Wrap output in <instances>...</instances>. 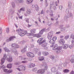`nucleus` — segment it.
<instances>
[{
    "label": "nucleus",
    "mask_w": 74,
    "mask_h": 74,
    "mask_svg": "<svg viewBox=\"0 0 74 74\" xmlns=\"http://www.w3.org/2000/svg\"><path fill=\"white\" fill-rule=\"evenodd\" d=\"M42 66H44V69H40L38 70L37 71V73L38 74H44L45 72V70H47L48 69V66L45 63H43V65H42Z\"/></svg>",
    "instance_id": "nucleus-1"
},
{
    "label": "nucleus",
    "mask_w": 74,
    "mask_h": 74,
    "mask_svg": "<svg viewBox=\"0 0 74 74\" xmlns=\"http://www.w3.org/2000/svg\"><path fill=\"white\" fill-rule=\"evenodd\" d=\"M16 32L20 36H24L26 35V34H27V31H24L23 29H17Z\"/></svg>",
    "instance_id": "nucleus-2"
},
{
    "label": "nucleus",
    "mask_w": 74,
    "mask_h": 74,
    "mask_svg": "<svg viewBox=\"0 0 74 74\" xmlns=\"http://www.w3.org/2000/svg\"><path fill=\"white\" fill-rule=\"evenodd\" d=\"M62 49V47L61 46H59L58 47L57 45H56L53 48V50L56 51V53H60V50H61Z\"/></svg>",
    "instance_id": "nucleus-3"
},
{
    "label": "nucleus",
    "mask_w": 74,
    "mask_h": 74,
    "mask_svg": "<svg viewBox=\"0 0 74 74\" xmlns=\"http://www.w3.org/2000/svg\"><path fill=\"white\" fill-rule=\"evenodd\" d=\"M27 36H33V37H36L37 38H40L41 37V35H40L39 34H34L33 33H27Z\"/></svg>",
    "instance_id": "nucleus-4"
},
{
    "label": "nucleus",
    "mask_w": 74,
    "mask_h": 74,
    "mask_svg": "<svg viewBox=\"0 0 74 74\" xmlns=\"http://www.w3.org/2000/svg\"><path fill=\"white\" fill-rule=\"evenodd\" d=\"M43 38H42L39 39L38 40V42L39 45H41V44H43V43H44V42H46V40H43Z\"/></svg>",
    "instance_id": "nucleus-5"
},
{
    "label": "nucleus",
    "mask_w": 74,
    "mask_h": 74,
    "mask_svg": "<svg viewBox=\"0 0 74 74\" xmlns=\"http://www.w3.org/2000/svg\"><path fill=\"white\" fill-rule=\"evenodd\" d=\"M27 55L28 57H29L30 58H33L34 57V55L33 53L32 52H28L27 53Z\"/></svg>",
    "instance_id": "nucleus-6"
},
{
    "label": "nucleus",
    "mask_w": 74,
    "mask_h": 74,
    "mask_svg": "<svg viewBox=\"0 0 74 74\" xmlns=\"http://www.w3.org/2000/svg\"><path fill=\"white\" fill-rule=\"evenodd\" d=\"M52 36H53V33L51 32L49 33L48 36V38L49 40H51L52 38Z\"/></svg>",
    "instance_id": "nucleus-7"
},
{
    "label": "nucleus",
    "mask_w": 74,
    "mask_h": 74,
    "mask_svg": "<svg viewBox=\"0 0 74 74\" xmlns=\"http://www.w3.org/2000/svg\"><path fill=\"white\" fill-rule=\"evenodd\" d=\"M3 71L4 72L7 73L8 74H9V73H12V70L10 69L8 70L7 69H4Z\"/></svg>",
    "instance_id": "nucleus-8"
},
{
    "label": "nucleus",
    "mask_w": 74,
    "mask_h": 74,
    "mask_svg": "<svg viewBox=\"0 0 74 74\" xmlns=\"http://www.w3.org/2000/svg\"><path fill=\"white\" fill-rule=\"evenodd\" d=\"M11 46L12 48H18L19 47V46L15 44H12Z\"/></svg>",
    "instance_id": "nucleus-9"
},
{
    "label": "nucleus",
    "mask_w": 74,
    "mask_h": 74,
    "mask_svg": "<svg viewBox=\"0 0 74 74\" xmlns=\"http://www.w3.org/2000/svg\"><path fill=\"white\" fill-rule=\"evenodd\" d=\"M49 42L51 44H52L50 46L51 47H53V44H55V42L52 39L49 41Z\"/></svg>",
    "instance_id": "nucleus-10"
},
{
    "label": "nucleus",
    "mask_w": 74,
    "mask_h": 74,
    "mask_svg": "<svg viewBox=\"0 0 74 74\" xmlns=\"http://www.w3.org/2000/svg\"><path fill=\"white\" fill-rule=\"evenodd\" d=\"M19 67H20L21 68V71H22V70H26V66H22V65L20 66H19Z\"/></svg>",
    "instance_id": "nucleus-11"
},
{
    "label": "nucleus",
    "mask_w": 74,
    "mask_h": 74,
    "mask_svg": "<svg viewBox=\"0 0 74 74\" xmlns=\"http://www.w3.org/2000/svg\"><path fill=\"white\" fill-rule=\"evenodd\" d=\"M59 42L61 44H63L65 43V41L63 39H60L59 41Z\"/></svg>",
    "instance_id": "nucleus-12"
},
{
    "label": "nucleus",
    "mask_w": 74,
    "mask_h": 74,
    "mask_svg": "<svg viewBox=\"0 0 74 74\" xmlns=\"http://www.w3.org/2000/svg\"><path fill=\"white\" fill-rule=\"evenodd\" d=\"M1 64L2 65L4 63V61H5V59L3 58H2L1 60Z\"/></svg>",
    "instance_id": "nucleus-13"
},
{
    "label": "nucleus",
    "mask_w": 74,
    "mask_h": 74,
    "mask_svg": "<svg viewBox=\"0 0 74 74\" xmlns=\"http://www.w3.org/2000/svg\"><path fill=\"white\" fill-rule=\"evenodd\" d=\"M4 49L5 52H7L9 53L10 52V51L6 47L4 48Z\"/></svg>",
    "instance_id": "nucleus-14"
},
{
    "label": "nucleus",
    "mask_w": 74,
    "mask_h": 74,
    "mask_svg": "<svg viewBox=\"0 0 74 74\" xmlns=\"http://www.w3.org/2000/svg\"><path fill=\"white\" fill-rule=\"evenodd\" d=\"M7 67L8 69H11L12 67V64H8L7 65Z\"/></svg>",
    "instance_id": "nucleus-15"
},
{
    "label": "nucleus",
    "mask_w": 74,
    "mask_h": 74,
    "mask_svg": "<svg viewBox=\"0 0 74 74\" xmlns=\"http://www.w3.org/2000/svg\"><path fill=\"white\" fill-rule=\"evenodd\" d=\"M15 38V36H12L9 38V40L10 41H12V40H13V39H14Z\"/></svg>",
    "instance_id": "nucleus-16"
},
{
    "label": "nucleus",
    "mask_w": 74,
    "mask_h": 74,
    "mask_svg": "<svg viewBox=\"0 0 74 74\" xmlns=\"http://www.w3.org/2000/svg\"><path fill=\"white\" fill-rule=\"evenodd\" d=\"M8 62H11L12 61V58H9L8 59Z\"/></svg>",
    "instance_id": "nucleus-17"
},
{
    "label": "nucleus",
    "mask_w": 74,
    "mask_h": 74,
    "mask_svg": "<svg viewBox=\"0 0 74 74\" xmlns=\"http://www.w3.org/2000/svg\"><path fill=\"white\" fill-rule=\"evenodd\" d=\"M34 66H35V64H32V63H31L30 64L29 67L30 68H31V67H34Z\"/></svg>",
    "instance_id": "nucleus-18"
},
{
    "label": "nucleus",
    "mask_w": 74,
    "mask_h": 74,
    "mask_svg": "<svg viewBox=\"0 0 74 74\" xmlns=\"http://www.w3.org/2000/svg\"><path fill=\"white\" fill-rule=\"evenodd\" d=\"M30 32H31V33H32V34H33V33H36V30L34 29H32L30 30Z\"/></svg>",
    "instance_id": "nucleus-19"
},
{
    "label": "nucleus",
    "mask_w": 74,
    "mask_h": 74,
    "mask_svg": "<svg viewBox=\"0 0 74 74\" xmlns=\"http://www.w3.org/2000/svg\"><path fill=\"white\" fill-rule=\"evenodd\" d=\"M52 39L53 40V41L55 42L56 40H57V37L56 36H54L53 38Z\"/></svg>",
    "instance_id": "nucleus-20"
},
{
    "label": "nucleus",
    "mask_w": 74,
    "mask_h": 74,
    "mask_svg": "<svg viewBox=\"0 0 74 74\" xmlns=\"http://www.w3.org/2000/svg\"><path fill=\"white\" fill-rule=\"evenodd\" d=\"M47 43H45L42 45V47H47Z\"/></svg>",
    "instance_id": "nucleus-21"
},
{
    "label": "nucleus",
    "mask_w": 74,
    "mask_h": 74,
    "mask_svg": "<svg viewBox=\"0 0 74 74\" xmlns=\"http://www.w3.org/2000/svg\"><path fill=\"white\" fill-rule=\"evenodd\" d=\"M71 62L72 63H74V55H73V59H71L70 60Z\"/></svg>",
    "instance_id": "nucleus-22"
},
{
    "label": "nucleus",
    "mask_w": 74,
    "mask_h": 74,
    "mask_svg": "<svg viewBox=\"0 0 74 74\" xmlns=\"http://www.w3.org/2000/svg\"><path fill=\"white\" fill-rule=\"evenodd\" d=\"M63 71L65 73H69V70L67 69H65Z\"/></svg>",
    "instance_id": "nucleus-23"
},
{
    "label": "nucleus",
    "mask_w": 74,
    "mask_h": 74,
    "mask_svg": "<svg viewBox=\"0 0 74 74\" xmlns=\"http://www.w3.org/2000/svg\"><path fill=\"white\" fill-rule=\"evenodd\" d=\"M21 51L22 53L25 52V51H26V48H24V49L22 50Z\"/></svg>",
    "instance_id": "nucleus-24"
},
{
    "label": "nucleus",
    "mask_w": 74,
    "mask_h": 74,
    "mask_svg": "<svg viewBox=\"0 0 74 74\" xmlns=\"http://www.w3.org/2000/svg\"><path fill=\"white\" fill-rule=\"evenodd\" d=\"M44 59V58L43 57H41L39 59V60L40 61H42Z\"/></svg>",
    "instance_id": "nucleus-25"
},
{
    "label": "nucleus",
    "mask_w": 74,
    "mask_h": 74,
    "mask_svg": "<svg viewBox=\"0 0 74 74\" xmlns=\"http://www.w3.org/2000/svg\"><path fill=\"white\" fill-rule=\"evenodd\" d=\"M27 2L29 3H31L33 2V0H27Z\"/></svg>",
    "instance_id": "nucleus-26"
},
{
    "label": "nucleus",
    "mask_w": 74,
    "mask_h": 74,
    "mask_svg": "<svg viewBox=\"0 0 74 74\" xmlns=\"http://www.w3.org/2000/svg\"><path fill=\"white\" fill-rule=\"evenodd\" d=\"M68 47V45H67L65 44L64 45V48H65V49L66 48H67V47Z\"/></svg>",
    "instance_id": "nucleus-27"
},
{
    "label": "nucleus",
    "mask_w": 74,
    "mask_h": 74,
    "mask_svg": "<svg viewBox=\"0 0 74 74\" xmlns=\"http://www.w3.org/2000/svg\"><path fill=\"white\" fill-rule=\"evenodd\" d=\"M55 70H56V68H52L51 69V71L53 72L55 71Z\"/></svg>",
    "instance_id": "nucleus-28"
},
{
    "label": "nucleus",
    "mask_w": 74,
    "mask_h": 74,
    "mask_svg": "<svg viewBox=\"0 0 74 74\" xmlns=\"http://www.w3.org/2000/svg\"><path fill=\"white\" fill-rule=\"evenodd\" d=\"M21 11H25V9L24 8H21L20 10L18 11V12H21Z\"/></svg>",
    "instance_id": "nucleus-29"
},
{
    "label": "nucleus",
    "mask_w": 74,
    "mask_h": 74,
    "mask_svg": "<svg viewBox=\"0 0 74 74\" xmlns=\"http://www.w3.org/2000/svg\"><path fill=\"white\" fill-rule=\"evenodd\" d=\"M37 70V69L36 68H34L32 69L33 71H36Z\"/></svg>",
    "instance_id": "nucleus-30"
},
{
    "label": "nucleus",
    "mask_w": 74,
    "mask_h": 74,
    "mask_svg": "<svg viewBox=\"0 0 74 74\" xmlns=\"http://www.w3.org/2000/svg\"><path fill=\"white\" fill-rule=\"evenodd\" d=\"M44 55H45V56H47V55H48V53L47 52H45L44 53Z\"/></svg>",
    "instance_id": "nucleus-31"
},
{
    "label": "nucleus",
    "mask_w": 74,
    "mask_h": 74,
    "mask_svg": "<svg viewBox=\"0 0 74 74\" xmlns=\"http://www.w3.org/2000/svg\"><path fill=\"white\" fill-rule=\"evenodd\" d=\"M74 46V45L72 44V45H71L70 46H69V48H70V49H71V48H73V47Z\"/></svg>",
    "instance_id": "nucleus-32"
},
{
    "label": "nucleus",
    "mask_w": 74,
    "mask_h": 74,
    "mask_svg": "<svg viewBox=\"0 0 74 74\" xmlns=\"http://www.w3.org/2000/svg\"><path fill=\"white\" fill-rule=\"evenodd\" d=\"M3 58H5V59H7V56H6V54H4Z\"/></svg>",
    "instance_id": "nucleus-33"
},
{
    "label": "nucleus",
    "mask_w": 74,
    "mask_h": 74,
    "mask_svg": "<svg viewBox=\"0 0 74 74\" xmlns=\"http://www.w3.org/2000/svg\"><path fill=\"white\" fill-rule=\"evenodd\" d=\"M69 37V36H65L64 38L65 40H67V39H68Z\"/></svg>",
    "instance_id": "nucleus-34"
},
{
    "label": "nucleus",
    "mask_w": 74,
    "mask_h": 74,
    "mask_svg": "<svg viewBox=\"0 0 74 74\" xmlns=\"http://www.w3.org/2000/svg\"><path fill=\"white\" fill-rule=\"evenodd\" d=\"M20 69H21L19 68H17L16 69L17 70H18V71H22V69H21V68H20Z\"/></svg>",
    "instance_id": "nucleus-35"
},
{
    "label": "nucleus",
    "mask_w": 74,
    "mask_h": 74,
    "mask_svg": "<svg viewBox=\"0 0 74 74\" xmlns=\"http://www.w3.org/2000/svg\"><path fill=\"white\" fill-rule=\"evenodd\" d=\"M27 12L28 14H30V13L31 12H30V10H28L27 11Z\"/></svg>",
    "instance_id": "nucleus-36"
},
{
    "label": "nucleus",
    "mask_w": 74,
    "mask_h": 74,
    "mask_svg": "<svg viewBox=\"0 0 74 74\" xmlns=\"http://www.w3.org/2000/svg\"><path fill=\"white\" fill-rule=\"evenodd\" d=\"M71 37L73 39H74V35H71Z\"/></svg>",
    "instance_id": "nucleus-37"
},
{
    "label": "nucleus",
    "mask_w": 74,
    "mask_h": 74,
    "mask_svg": "<svg viewBox=\"0 0 74 74\" xmlns=\"http://www.w3.org/2000/svg\"><path fill=\"white\" fill-rule=\"evenodd\" d=\"M46 30L45 29H42L41 31H42L43 32H45Z\"/></svg>",
    "instance_id": "nucleus-38"
},
{
    "label": "nucleus",
    "mask_w": 74,
    "mask_h": 74,
    "mask_svg": "<svg viewBox=\"0 0 74 74\" xmlns=\"http://www.w3.org/2000/svg\"><path fill=\"white\" fill-rule=\"evenodd\" d=\"M40 34H43V32L41 30L39 32Z\"/></svg>",
    "instance_id": "nucleus-39"
},
{
    "label": "nucleus",
    "mask_w": 74,
    "mask_h": 74,
    "mask_svg": "<svg viewBox=\"0 0 74 74\" xmlns=\"http://www.w3.org/2000/svg\"><path fill=\"white\" fill-rule=\"evenodd\" d=\"M51 58L52 59H53L55 58V57L53 56H51Z\"/></svg>",
    "instance_id": "nucleus-40"
},
{
    "label": "nucleus",
    "mask_w": 74,
    "mask_h": 74,
    "mask_svg": "<svg viewBox=\"0 0 74 74\" xmlns=\"http://www.w3.org/2000/svg\"><path fill=\"white\" fill-rule=\"evenodd\" d=\"M58 2L56 1L55 3V6H57L58 5Z\"/></svg>",
    "instance_id": "nucleus-41"
},
{
    "label": "nucleus",
    "mask_w": 74,
    "mask_h": 74,
    "mask_svg": "<svg viewBox=\"0 0 74 74\" xmlns=\"http://www.w3.org/2000/svg\"><path fill=\"white\" fill-rule=\"evenodd\" d=\"M70 74H74V72L73 71H72L71 72Z\"/></svg>",
    "instance_id": "nucleus-42"
},
{
    "label": "nucleus",
    "mask_w": 74,
    "mask_h": 74,
    "mask_svg": "<svg viewBox=\"0 0 74 74\" xmlns=\"http://www.w3.org/2000/svg\"><path fill=\"white\" fill-rule=\"evenodd\" d=\"M71 2H69V6H71Z\"/></svg>",
    "instance_id": "nucleus-43"
},
{
    "label": "nucleus",
    "mask_w": 74,
    "mask_h": 74,
    "mask_svg": "<svg viewBox=\"0 0 74 74\" xmlns=\"http://www.w3.org/2000/svg\"><path fill=\"white\" fill-rule=\"evenodd\" d=\"M60 10H62V6L60 5L59 7Z\"/></svg>",
    "instance_id": "nucleus-44"
},
{
    "label": "nucleus",
    "mask_w": 74,
    "mask_h": 74,
    "mask_svg": "<svg viewBox=\"0 0 74 74\" xmlns=\"http://www.w3.org/2000/svg\"><path fill=\"white\" fill-rule=\"evenodd\" d=\"M52 5H53V4H51L50 5V8H52Z\"/></svg>",
    "instance_id": "nucleus-45"
},
{
    "label": "nucleus",
    "mask_w": 74,
    "mask_h": 74,
    "mask_svg": "<svg viewBox=\"0 0 74 74\" xmlns=\"http://www.w3.org/2000/svg\"><path fill=\"white\" fill-rule=\"evenodd\" d=\"M6 32L7 33H8V32H9V29H7L6 30Z\"/></svg>",
    "instance_id": "nucleus-46"
},
{
    "label": "nucleus",
    "mask_w": 74,
    "mask_h": 74,
    "mask_svg": "<svg viewBox=\"0 0 74 74\" xmlns=\"http://www.w3.org/2000/svg\"><path fill=\"white\" fill-rule=\"evenodd\" d=\"M50 15H51V16H53V14L52 13V12L50 14Z\"/></svg>",
    "instance_id": "nucleus-47"
},
{
    "label": "nucleus",
    "mask_w": 74,
    "mask_h": 74,
    "mask_svg": "<svg viewBox=\"0 0 74 74\" xmlns=\"http://www.w3.org/2000/svg\"><path fill=\"white\" fill-rule=\"evenodd\" d=\"M26 61H23L21 62V63H26Z\"/></svg>",
    "instance_id": "nucleus-48"
},
{
    "label": "nucleus",
    "mask_w": 74,
    "mask_h": 74,
    "mask_svg": "<svg viewBox=\"0 0 74 74\" xmlns=\"http://www.w3.org/2000/svg\"><path fill=\"white\" fill-rule=\"evenodd\" d=\"M22 16H19L18 18H19V19H22Z\"/></svg>",
    "instance_id": "nucleus-49"
},
{
    "label": "nucleus",
    "mask_w": 74,
    "mask_h": 74,
    "mask_svg": "<svg viewBox=\"0 0 74 74\" xmlns=\"http://www.w3.org/2000/svg\"><path fill=\"white\" fill-rule=\"evenodd\" d=\"M69 15H70V16H73V14H72L71 13H70L69 14Z\"/></svg>",
    "instance_id": "nucleus-50"
},
{
    "label": "nucleus",
    "mask_w": 74,
    "mask_h": 74,
    "mask_svg": "<svg viewBox=\"0 0 74 74\" xmlns=\"http://www.w3.org/2000/svg\"><path fill=\"white\" fill-rule=\"evenodd\" d=\"M12 5L13 7H14L15 6V5L14 4V3H13V4H12Z\"/></svg>",
    "instance_id": "nucleus-51"
},
{
    "label": "nucleus",
    "mask_w": 74,
    "mask_h": 74,
    "mask_svg": "<svg viewBox=\"0 0 74 74\" xmlns=\"http://www.w3.org/2000/svg\"><path fill=\"white\" fill-rule=\"evenodd\" d=\"M11 41V40H10V38H9V39H7V40H6V41L7 42H9V41Z\"/></svg>",
    "instance_id": "nucleus-52"
},
{
    "label": "nucleus",
    "mask_w": 74,
    "mask_h": 74,
    "mask_svg": "<svg viewBox=\"0 0 74 74\" xmlns=\"http://www.w3.org/2000/svg\"><path fill=\"white\" fill-rule=\"evenodd\" d=\"M56 74H60V73L59 72H58L56 73Z\"/></svg>",
    "instance_id": "nucleus-53"
},
{
    "label": "nucleus",
    "mask_w": 74,
    "mask_h": 74,
    "mask_svg": "<svg viewBox=\"0 0 74 74\" xmlns=\"http://www.w3.org/2000/svg\"><path fill=\"white\" fill-rule=\"evenodd\" d=\"M74 39H73L72 40V43H74Z\"/></svg>",
    "instance_id": "nucleus-54"
},
{
    "label": "nucleus",
    "mask_w": 74,
    "mask_h": 74,
    "mask_svg": "<svg viewBox=\"0 0 74 74\" xmlns=\"http://www.w3.org/2000/svg\"><path fill=\"white\" fill-rule=\"evenodd\" d=\"M4 67H5V66H0L1 68H4Z\"/></svg>",
    "instance_id": "nucleus-55"
},
{
    "label": "nucleus",
    "mask_w": 74,
    "mask_h": 74,
    "mask_svg": "<svg viewBox=\"0 0 74 74\" xmlns=\"http://www.w3.org/2000/svg\"><path fill=\"white\" fill-rule=\"evenodd\" d=\"M53 8L54 10H56V7H53Z\"/></svg>",
    "instance_id": "nucleus-56"
},
{
    "label": "nucleus",
    "mask_w": 74,
    "mask_h": 74,
    "mask_svg": "<svg viewBox=\"0 0 74 74\" xmlns=\"http://www.w3.org/2000/svg\"><path fill=\"white\" fill-rule=\"evenodd\" d=\"M60 33V32H57L56 33V34H59V33Z\"/></svg>",
    "instance_id": "nucleus-57"
},
{
    "label": "nucleus",
    "mask_w": 74,
    "mask_h": 74,
    "mask_svg": "<svg viewBox=\"0 0 74 74\" xmlns=\"http://www.w3.org/2000/svg\"><path fill=\"white\" fill-rule=\"evenodd\" d=\"M15 65H18L19 64L18 63V62H16V63L15 64Z\"/></svg>",
    "instance_id": "nucleus-58"
},
{
    "label": "nucleus",
    "mask_w": 74,
    "mask_h": 74,
    "mask_svg": "<svg viewBox=\"0 0 74 74\" xmlns=\"http://www.w3.org/2000/svg\"><path fill=\"white\" fill-rule=\"evenodd\" d=\"M43 10H42L41 11V14H43Z\"/></svg>",
    "instance_id": "nucleus-59"
},
{
    "label": "nucleus",
    "mask_w": 74,
    "mask_h": 74,
    "mask_svg": "<svg viewBox=\"0 0 74 74\" xmlns=\"http://www.w3.org/2000/svg\"><path fill=\"white\" fill-rule=\"evenodd\" d=\"M41 52H39V53H38V55H41Z\"/></svg>",
    "instance_id": "nucleus-60"
},
{
    "label": "nucleus",
    "mask_w": 74,
    "mask_h": 74,
    "mask_svg": "<svg viewBox=\"0 0 74 74\" xmlns=\"http://www.w3.org/2000/svg\"><path fill=\"white\" fill-rule=\"evenodd\" d=\"M19 3H21V2H22V0H18Z\"/></svg>",
    "instance_id": "nucleus-61"
},
{
    "label": "nucleus",
    "mask_w": 74,
    "mask_h": 74,
    "mask_svg": "<svg viewBox=\"0 0 74 74\" xmlns=\"http://www.w3.org/2000/svg\"><path fill=\"white\" fill-rule=\"evenodd\" d=\"M64 37V36H60V38H63V37Z\"/></svg>",
    "instance_id": "nucleus-62"
},
{
    "label": "nucleus",
    "mask_w": 74,
    "mask_h": 74,
    "mask_svg": "<svg viewBox=\"0 0 74 74\" xmlns=\"http://www.w3.org/2000/svg\"><path fill=\"white\" fill-rule=\"evenodd\" d=\"M35 23L37 25H38V23L37 21H35Z\"/></svg>",
    "instance_id": "nucleus-63"
},
{
    "label": "nucleus",
    "mask_w": 74,
    "mask_h": 74,
    "mask_svg": "<svg viewBox=\"0 0 74 74\" xmlns=\"http://www.w3.org/2000/svg\"><path fill=\"white\" fill-rule=\"evenodd\" d=\"M1 52V49H0V53Z\"/></svg>",
    "instance_id": "nucleus-64"
}]
</instances>
